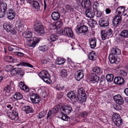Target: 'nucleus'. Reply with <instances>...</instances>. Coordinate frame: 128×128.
<instances>
[{
  "mask_svg": "<svg viewBox=\"0 0 128 128\" xmlns=\"http://www.w3.org/2000/svg\"><path fill=\"white\" fill-rule=\"evenodd\" d=\"M112 122L117 126L119 127L122 123V120L118 114H114L112 116Z\"/></svg>",
  "mask_w": 128,
  "mask_h": 128,
  "instance_id": "obj_1",
  "label": "nucleus"
},
{
  "mask_svg": "<svg viewBox=\"0 0 128 128\" xmlns=\"http://www.w3.org/2000/svg\"><path fill=\"white\" fill-rule=\"evenodd\" d=\"M13 67L11 65L8 66V68H10L11 70L10 74L12 75H15L16 76H22L23 75L22 70L20 68H16L13 69H12Z\"/></svg>",
  "mask_w": 128,
  "mask_h": 128,
  "instance_id": "obj_2",
  "label": "nucleus"
},
{
  "mask_svg": "<svg viewBox=\"0 0 128 128\" xmlns=\"http://www.w3.org/2000/svg\"><path fill=\"white\" fill-rule=\"evenodd\" d=\"M60 109L61 114H69L72 110L71 107L68 105L63 106H62Z\"/></svg>",
  "mask_w": 128,
  "mask_h": 128,
  "instance_id": "obj_3",
  "label": "nucleus"
},
{
  "mask_svg": "<svg viewBox=\"0 0 128 128\" xmlns=\"http://www.w3.org/2000/svg\"><path fill=\"white\" fill-rule=\"evenodd\" d=\"M88 30V27L85 25H82L79 27H78L76 30V32L78 34L85 33L87 32Z\"/></svg>",
  "mask_w": 128,
  "mask_h": 128,
  "instance_id": "obj_4",
  "label": "nucleus"
},
{
  "mask_svg": "<svg viewBox=\"0 0 128 128\" xmlns=\"http://www.w3.org/2000/svg\"><path fill=\"white\" fill-rule=\"evenodd\" d=\"M63 34L70 37H72L73 36L72 30L69 28H65L62 32Z\"/></svg>",
  "mask_w": 128,
  "mask_h": 128,
  "instance_id": "obj_5",
  "label": "nucleus"
},
{
  "mask_svg": "<svg viewBox=\"0 0 128 128\" xmlns=\"http://www.w3.org/2000/svg\"><path fill=\"white\" fill-rule=\"evenodd\" d=\"M9 116L12 120H18V114L17 112V109L16 108L14 109L11 113Z\"/></svg>",
  "mask_w": 128,
  "mask_h": 128,
  "instance_id": "obj_6",
  "label": "nucleus"
},
{
  "mask_svg": "<svg viewBox=\"0 0 128 128\" xmlns=\"http://www.w3.org/2000/svg\"><path fill=\"white\" fill-rule=\"evenodd\" d=\"M94 7L93 10L90 9V8L86 9L85 14L87 17L90 18H92L94 17L95 13V12H94Z\"/></svg>",
  "mask_w": 128,
  "mask_h": 128,
  "instance_id": "obj_7",
  "label": "nucleus"
},
{
  "mask_svg": "<svg viewBox=\"0 0 128 128\" xmlns=\"http://www.w3.org/2000/svg\"><path fill=\"white\" fill-rule=\"evenodd\" d=\"M35 29L36 33L38 35H40L44 32V30L42 26L39 25L36 26Z\"/></svg>",
  "mask_w": 128,
  "mask_h": 128,
  "instance_id": "obj_8",
  "label": "nucleus"
},
{
  "mask_svg": "<svg viewBox=\"0 0 128 128\" xmlns=\"http://www.w3.org/2000/svg\"><path fill=\"white\" fill-rule=\"evenodd\" d=\"M124 80L123 78L120 76L116 77L114 80L115 84L120 85L124 84Z\"/></svg>",
  "mask_w": 128,
  "mask_h": 128,
  "instance_id": "obj_9",
  "label": "nucleus"
},
{
  "mask_svg": "<svg viewBox=\"0 0 128 128\" xmlns=\"http://www.w3.org/2000/svg\"><path fill=\"white\" fill-rule=\"evenodd\" d=\"M32 7L35 10L40 11L41 10L39 3L36 1H34L32 3Z\"/></svg>",
  "mask_w": 128,
  "mask_h": 128,
  "instance_id": "obj_10",
  "label": "nucleus"
},
{
  "mask_svg": "<svg viewBox=\"0 0 128 128\" xmlns=\"http://www.w3.org/2000/svg\"><path fill=\"white\" fill-rule=\"evenodd\" d=\"M40 41L39 38L36 37L32 38L31 40L30 41V46L32 47H35L36 44L38 43Z\"/></svg>",
  "mask_w": 128,
  "mask_h": 128,
  "instance_id": "obj_11",
  "label": "nucleus"
},
{
  "mask_svg": "<svg viewBox=\"0 0 128 128\" xmlns=\"http://www.w3.org/2000/svg\"><path fill=\"white\" fill-rule=\"evenodd\" d=\"M4 29L7 32H10L12 34H14L16 32V30L12 26L8 24H4L3 26Z\"/></svg>",
  "mask_w": 128,
  "mask_h": 128,
  "instance_id": "obj_12",
  "label": "nucleus"
},
{
  "mask_svg": "<svg viewBox=\"0 0 128 128\" xmlns=\"http://www.w3.org/2000/svg\"><path fill=\"white\" fill-rule=\"evenodd\" d=\"M67 96L68 97L70 98L72 100L75 101L77 100L76 95H75L74 92L73 91H71L68 92Z\"/></svg>",
  "mask_w": 128,
  "mask_h": 128,
  "instance_id": "obj_13",
  "label": "nucleus"
},
{
  "mask_svg": "<svg viewBox=\"0 0 128 128\" xmlns=\"http://www.w3.org/2000/svg\"><path fill=\"white\" fill-rule=\"evenodd\" d=\"M81 4L84 6V8H90L91 6V2L90 0H82Z\"/></svg>",
  "mask_w": 128,
  "mask_h": 128,
  "instance_id": "obj_14",
  "label": "nucleus"
},
{
  "mask_svg": "<svg viewBox=\"0 0 128 128\" xmlns=\"http://www.w3.org/2000/svg\"><path fill=\"white\" fill-rule=\"evenodd\" d=\"M13 10H10L8 11L7 16L8 18L10 20H12L14 18L15 14Z\"/></svg>",
  "mask_w": 128,
  "mask_h": 128,
  "instance_id": "obj_15",
  "label": "nucleus"
},
{
  "mask_svg": "<svg viewBox=\"0 0 128 128\" xmlns=\"http://www.w3.org/2000/svg\"><path fill=\"white\" fill-rule=\"evenodd\" d=\"M121 52L120 50L115 47L113 48L112 49L111 52L110 54H114L117 56L118 55H120Z\"/></svg>",
  "mask_w": 128,
  "mask_h": 128,
  "instance_id": "obj_16",
  "label": "nucleus"
},
{
  "mask_svg": "<svg viewBox=\"0 0 128 128\" xmlns=\"http://www.w3.org/2000/svg\"><path fill=\"white\" fill-rule=\"evenodd\" d=\"M96 39L94 38H91L89 39V44L91 48L94 49L96 47Z\"/></svg>",
  "mask_w": 128,
  "mask_h": 128,
  "instance_id": "obj_17",
  "label": "nucleus"
},
{
  "mask_svg": "<svg viewBox=\"0 0 128 128\" xmlns=\"http://www.w3.org/2000/svg\"><path fill=\"white\" fill-rule=\"evenodd\" d=\"M77 100L80 102H85L86 100V94H82L78 95Z\"/></svg>",
  "mask_w": 128,
  "mask_h": 128,
  "instance_id": "obj_18",
  "label": "nucleus"
},
{
  "mask_svg": "<svg viewBox=\"0 0 128 128\" xmlns=\"http://www.w3.org/2000/svg\"><path fill=\"white\" fill-rule=\"evenodd\" d=\"M24 37L26 39L28 42L31 40L32 36V33L30 31H28L25 33L24 36Z\"/></svg>",
  "mask_w": 128,
  "mask_h": 128,
  "instance_id": "obj_19",
  "label": "nucleus"
},
{
  "mask_svg": "<svg viewBox=\"0 0 128 128\" xmlns=\"http://www.w3.org/2000/svg\"><path fill=\"white\" fill-rule=\"evenodd\" d=\"M51 16L54 20H58L60 18V14L58 12H54L52 14Z\"/></svg>",
  "mask_w": 128,
  "mask_h": 128,
  "instance_id": "obj_20",
  "label": "nucleus"
},
{
  "mask_svg": "<svg viewBox=\"0 0 128 128\" xmlns=\"http://www.w3.org/2000/svg\"><path fill=\"white\" fill-rule=\"evenodd\" d=\"M39 76L42 78H44V77H50V74L48 72L45 70H43L39 74Z\"/></svg>",
  "mask_w": 128,
  "mask_h": 128,
  "instance_id": "obj_21",
  "label": "nucleus"
},
{
  "mask_svg": "<svg viewBox=\"0 0 128 128\" xmlns=\"http://www.w3.org/2000/svg\"><path fill=\"white\" fill-rule=\"evenodd\" d=\"M108 58L110 62L112 64L115 63L117 61L116 56L114 54H110L108 56Z\"/></svg>",
  "mask_w": 128,
  "mask_h": 128,
  "instance_id": "obj_22",
  "label": "nucleus"
},
{
  "mask_svg": "<svg viewBox=\"0 0 128 128\" xmlns=\"http://www.w3.org/2000/svg\"><path fill=\"white\" fill-rule=\"evenodd\" d=\"M77 74L76 79L77 80L79 81L83 78L84 76L82 70H81L78 71Z\"/></svg>",
  "mask_w": 128,
  "mask_h": 128,
  "instance_id": "obj_23",
  "label": "nucleus"
},
{
  "mask_svg": "<svg viewBox=\"0 0 128 128\" xmlns=\"http://www.w3.org/2000/svg\"><path fill=\"white\" fill-rule=\"evenodd\" d=\"M90 81L92 82L95 81L98 82L99 80V77L96 74H92L90 75Z\"/></svg>",
  "mask_w": 128,
  "mask_h": 128,
  "instance_id": "obj_24",
  "label": "nucleus"
},
{
  "mask_svg": "<svg viewBox=\"0 0 128 128\" xmlns=\"http://www.w3.org/2000/svg\"><path fill=\"white\" fill-rule=\"evenodd\" d=\"M66 61V60L64 59L58 58L56 60V62L57 64H64Z\"/></svg>",
  "mask_w": 128,
  "mask_h": 128,
  "instance_id": "obj_25",
  "label": "nucleus"
},
{
  "mask_svg": "<svg viewBox=\"0 0 128 128\" xmlns=\"http://www.w3.org/2000/svg\"><path fill=\"white\" fill-rule=\"evenodd\" d=\"M24 111L26 114H28L30 113H32L34 110L32 108L30 107V106H26L25 107V109Z\"/></svg>",
  "mask_w": 128,
  "mask_h": 128,
  "instance_id": "obj_26",
  "label": "nucleus"
},
{
  "mask_svg": "<svg viewBox=\"0 0 128 128\" xmlns=\"http://www.w3.org/2000/svg\"><path fill=\"white\" fill-rule=\"evenodd\" d=\"M125 10V9L124 8L121 6L118 8L116 11V13L118 12V14L120 15L121 14L122 12L124 13Z\"/></svg>",
  "mask_w": 128,
  "mask_h": 128,
  "instance_id": "obj_27",
  "label": "nucleus"
},
{
  "mask_svg": "<svg viewBox=\"0 0 128 128\" xmlns=\"http://www.w3.org/2000/svg\"><path fill=\"white\" fill-rule=\"evenodd\" d=\"M23 97L22 94L20 92L16 93L14 96V98L16 100H20Z\"/></svg>",
  "mask_w": 128,
  "mask_h": 128,
  "instance_id": "obj_28",
  "label": "nucleus"
},
{
  "mask_svg": "<svg viewBox=\"0 0 128 128\" xmlns=\"http://www.w3.org/2000/svg\"><path fill=\"white\" fill-rule=\"evenodd\" d=\"M120 36L124 38L128 37V30H123L121 32Z\"/></svg>",
  "mask_w": 128,
  "mask_h": 128,
  "instance_id": "obj_29",
  "label": "nucleus"
},
{
  "mask_svg": "<svg viewBox=\"0 0 128 128\" xmlns=\"http://www.w3.org/2000/svg\"><path fill=\"white\" fill-rule=\"evenodd\" d=\"M101 37L103 40H105L107 37V34L105 30H102L101 32Z\"/></svg>",
  "mask_w": 128,
  "mask_h": 128,
  "instance_id": "obj_30",
  "label": "nucleus"
},
{
  "mask_svg": "<svg viewBox=\"0 0 128 128\" xmlns=\"http://www.w3.org/2000/svg\"><path fill=\"white\" fill-rule=\"evenodd\" d=\"M61 116L60 115V117H59L60 118H61L63 120L65 121H68L70 119V118L66 115V114H62Z\"/></svg>",
  "mask_w": 128,
  "mask_h": 128,
  "instance_id": "obj_31",
  "label": "nucleus"
},
{
  "mask_svg": "<svg viewBox=\"0 0 128 128\" xmlns=\"http://www.w3.org/2000/svg\"><path fill=\"white\" fill-rule=\"evenodd\" d=\"M114 78V76L112 74H108L106 76V78L107 80L109 82L112 81Z\"/></svg>",
  "mask_w": 128,
  "mask_h": 128,
  "instance_id": "obj_32",
  "label": "nucleus"
},
{
  "mask_svg": "<svg viewBox=\"0 0 128 128\" xmlns=\"http://www.w3.org/2000/svg\"><path fill=\"white\" fill-rule=\"evenodd\" d=\"M3 92L5 94L6 92L9 93L11 90V86H10L7 85L4 88Z\"/></svg>",
  "mask_w": 128,
  "mask_h": 128,
  "instance_id": "obj_33",
  "label": "nucleus"
},
{
  "mask_svg": "<svg viewBox=\"0 0 128 128\" xmlns=\"http://www.w3.org/2000/svg\"><path fill=\"white\" fill-rule=\"evenodd\" d=\"M58 38V36L55 34H52L50 36V39L52 42H54Z\"/></svg>",
  "mask_w": 128,
  "mask_h": 128,
  "instance_id": "obj_34",
  "label": "nucleus"
},
{
  "mask_svg": "<svg viewBox=\"0 0 128 128\" xmlns=\"http://www.w3.org/2000/svg\"><path fill=\"white\" fill-rule=\"evenodd\" d=\"M19 65L21 66H26L28 67H30V68H32L33 66L28 63H26L23 62H21L18 64Z\"/></svg>",
  "mask_w": 128,
  "mask_h": 128,
  "instance_id": "obj_35",
  "label": "nucleus"
},
{
  "mask_svg": "<svg viewBox=\"0 0 128 128\" xmlns=\"http://www.w3.org/2000/svg\"><path fill=\"white\" fill-rule=\"evenodd\" d=\"M6 4L5 2L4 3L2 2V3L0 5V10L2 9V10H5L6 9Z\"/></svg>",
  "mask_w": 128,
  "mask_h": 128,
  "instance_id": "obj_36",
  "label": "nucleus"
},
{
  "mask_svg": "<svg viewBox=\"0 0 128 128\" xmlns=\"http://www.w3.org/2000/svg\"><path fill=\"white\" fill-rule=\"evenodd\" d=\"M78 95L82 94H86L85 90L83 88H79L78 90Z\"/></svg>",
  "mask_w": 128,
  "mask_h": 128,
  "instance_id": "obj_37",
  "label": "nucleus"
},
{
  "mask_svg": "<svg viewBox=\"0 0 128 128\" xmlns=\"http://www.w3.org/2000/svg\"><path fill=\"white\" fill-rule=\"evenodd\" d=\"M67 74V72L65 69L62 70L60 72V76L63 77H65Z\"/></svg>",
  "mask_w": 128,
  "mask_h": 128,
  "instance_id": "obj_38",
  "label": "nucleus"
},
{
  "mask_svg": "<svg viewBox=\"0 0 128 128\" xmlns=\"http://www.w3.org/2000/svg\"><path fill=\"white\" fill-rule=\"evenodd\" d=\"M94 11L95 12H96V16L97 17H100L102 15V13L100 11H98V8L97 7L94 8Z\"/></svg>",
  "mask_w": 128,
  "mask_h": 128,
  "instance_id": "obj_39",
  "label": "nucleus"
},
{
  "mask_svg": "<svg viewBox=\"0 0 128 128\" xmlns=\"http://www.w3.org/2000/svg\"><path fill=\"white\" fill-rule=\"evenodd\" d=\"M65 7L66 10L70 12L72 11L73 10V8L70 4H66Z\"/></svg>",
  "mask_w": 128,
  "mask_h": 128,
  "instance_id": "obj_40",
  "label": "nucleus"
},
{
  "mask_svg": "<svg viewBox=\"0 0 128 128\" xmlns=\"http://www.w3.org/2000/svg\"><path fill=\"white\" fill-rule=\"evenodd\" d=\"M38 95L34 93L32 95L30 96V98L31 101L33 103V101L36 98V96Z\"/></svg>",
  "mask_w": 128,
  "mask_h": 128,
  "instance_id": "obj_41",
  "label": "nucleus"
},
{
  "mask_svg": "<svg viewBox=\"0 0 128 128\" xmlns=\"http://www.w3.org/2000/svg\"><path fill=\"white\" fill-rule=\"evenodd\" d=\"M39 50L42 51H46L48 50V48L45 46H41L39 47Z\"/></svg>",
  "mask_w": 128,
  "mask_h": 128,
  "instance_id": "obj_42",
  "label": "nucleus"
},
{
  "mask_svg": "<svg viewBox=\"0 0 128 128\" xmlns=\"http://www.w3.org/2000/svg\"><path fill=\"white\" fill-rule=\"evenodd\" d=\"M100 70V68L99 67H96L93 68L92 71L94 72L98 73H99Z\"/></svg>",
  "mask_w": 128,
  "mask_h": 128,
  "instance_id": "obj_43",
  "label": "nucleus"
},
{
  "mask_svg": "<svg viewBox=\"0 0 128 128\" xmlns=\"http://www.w3.org/2000/svg\"><path fill=\"white\" fill-rule=\"evenodd\" d=\"M120 75L122 77V78L123 77H125L126 76L127 73L124 70H122L120 71Z\"/></svg>",
  "mask_w": 128,
  "mask_h": 128,
  "instance_id": "obj_44",
  "label": "nucleus"
},
{
  "mask_svg": "<svg viewBox=\"0 0 128 128\" xmlns=\"http://www.w3.org/2000/svg\"><path fill=\"white\" fill-rule=\"evenodd\" d=\"M116 102L119 104H122L124 103V101L122 97H121L120 98L117 100Z\"/></svg>",
  "mask_w": 128,
  "mask_h": 128,
  "instance_id": "obj_45",
  "label": "nucleus"
},
{
  "mask_svg": "<svg viewBox=\"0 0 128 128\" xmlns=\"http://www.w3.org/2000/svg\"><path fill=\"white\" fill-rule=\"evenodd\" d=\"M121 16L119 15H116L114 18V20H116V21H118V22H120L121 21Z\"/></svg>",
  "mask_w": 128,
  "mask_h": 128,
  "instance_id": "obj_46",
  "label": "nucleus"
},
{
  "mask_svg": "<svg viewBox=\"0 0 128 128\" xmlns=\"http://www.w3.org/2000/svg\"><path fill=\"white\" fill-rule=\"evenodd\" d=\"M40 98H39V96L38 95L34 100L33 101V103H38L40 102Z\"/></svg>",
  "mask_w": 128,
  "mask_h": 128,
  "instance_id": "obj_47",
  "label": "nucleus"
},
{
  "mask_svg": "<svg viewBox=\"0 0 128 128\" xmlns=\"http://www.w3.org/2000/svg\"><path fill=\"white\" fill-rule=\"evenodd\" d=\"M46 114V112L44 111H42L39 114V118H41Z\"/></svg>",
  "mask_w": 128,
  "mask_h": 128,
  "instance_id": "obj_48",
  "label": "nucleus"
},
{
  "mask_svg": "<svg viewBox=\"0 0 128 128\" xmlns=\"http://www.w3.org/2000/svg\"><path fill=\"white\" fill-rule=\"evenodd\" d=\"M58 106L54 107L52 110V112L54 114H56L58 110Z\"/></svg>",
  "mask_w": 128,
  "mask_h": 128,
  "instance_id": "obj_49",
  "label": "nucleus"
},
{
  "mask_svg": "<svg viewBox=\"0 0 128 128\" xmlns=\"http://www.w3.org/2000/svg\"><path fill=\"white\" fill-rule=\"evenodd\" d=\"M121 97V96L119 94H118L115 96L113 97L114 100L116 102L117 101V100H118Z\"/></svg>",
  "mask_w": 128,
  "mask_h": 128,
  "instance_id": "obj_50",
  "label": "nucleus"
},
{
  "mask_svg": "<svg viewBox=\"0 0 128 128\" xmlns=\"http://www.w3.org/2000/svg\"><path fill=\"white\" fill-rule=\"evenodd\" d=\"M112 23L114 26L115 27H116L118 26L119 23L120 22L114 19L112 21Z\"/></svg>",
  "mask_w": 128,
  "mask_h": 128,
  "instance_id": "obj_51",
  "label": "nucleus"
},
{
  "mask_svg": "<svg viewBox=\"0 0 128 128\" xmlns=\"http://www.w3.org/2000/svg\"><path fill=\"white\" fill-rule=\"evenodd\" d=\"M105 20H104V19H103L102 18H100V20L99 21V24L101 26H103V24H104V22Z\"/></svg>",
  "mask_w": 128,
  "mask_h": 128,
  "instance_id": "obj_52",
  "label": "nucleus"
},
{
  "mask_svg": "<svg viewBox=\"0 0 128 128\" xmlns=\"http://www.w3.org/2000/svg\"><path fill=\"white\" fill-rule=\"evenodd\" d=\"M106 34L108 36H112V30L111 29H109L107 31H106Z\"/></svg>",
  "mask_w": 128,
  "mask_h": 128,
  "instance_id": "obj_53",
  "label": "nucleus"
},
{
  "mask_svg": "<svg viewBox=\"0 0 128 128\" xmlns=\"http://www.w3.org/2000/svg\"><path fill=\"white\" fill-rule=\"evenodd\" d=\"M88 114V112L86 111L82 112L80 113L81 116L82 117H85L87 116Z\"/></svg>",
  "mask_w": 128,
  "mask_h": 128,
  "instance_id": "obj_54",
  "label": "nucleus"
},
{
  "mask_svg": "<svg viewBox=\"0 0 128 128\" xmlns=\"http://www.w3.org/2000/svg\"><path fill=\"white\" fill-rule=\"evenodd\" d=\"M19 50V48H18L14 46L13 51H14L13 52L15 53L16 54Z\"/></svg>",
  "mask_w": 128,
  "mask_h": 128,
  "instance_id": "obj_55",
  "label": "nucleus"
},
{
  "mask_svg": "<svg viewBox=\"0 0 128 128\" xmlns=\"http://www.w3.org/2000/svg\"><path fill=\"white\" fill-rule=\"evenodd\" d=\"M104 24H103V26H102L101 27H106L108 26L109 24V22L108 20H106L105 22H104Z\"/></svg>",
  "mask_w": 128,
  "mask_h": 128,
  "instance_id": "obj_56",
  "label": "nucleus"
},
{
  "mask_svg": "<svg viewBox=\"0 0 128 128\" xmlns=\"http://www.w3.org/2000/svg\"><path fill=\"white\" fill-rule=\"evenodd\" d=\"M22 90H24L25 91L27 92H28L30 90L29 88L27 86L25 85Z\"/></svg>",
  "mask_w": 128,
  "mask_h": 128,
  "instance_id": "obj_57",
  "label": "nucleus"
},
{
  "mask_svg": "<svg viewBox=\"0 0 128 128\" xmlns=\"http://www.w3.org/2000/svg\"><path fill=\"white\" fill-rule=\"evenodd\" d=\"M52 111L51 110H49L47 114V118L50 119L52 116Z\"/></svg>",
  "mask_w": 128,
  "mask_h": 128,
  "instance_id": "obj_58",
  "label": "nucleus"
},
{
  "mask_svg": "<svg viewBox=\"0 0 128 128\" xmlns=\"http://www.w3.org/2000/svg\"><path fill=\"white\" fill-rule=\"evenodd\" d=\"M105 80L104 79H101L100 81V84L102 86H104L105 84Z\"/></svg>",
  "mask_w": 128,
  "mask_h": 128,
  "instance_id": "obj_59",
  "label": "nucleus"
},
{
  "mask_svg": "<svg viewBox=\"0 0 128 128\" xmlns=\"http://www.w3.org/2000/svg\"><path fill=\"white\" fill-rule=\"evenodd\" d=\"M7 59L8 60V62H13V59L12 57L10 56H8L7 57Z\"/></svg>",
  "mask_w": 128,
  "mask_h": 128,
  "instance_id": "obj_60",
  "label": "nucleus"
},
{
  "mask_svg": "<svg viewBox=\"0 0 128 128\" xmlns=\"http://www.w3.org/2000/svg\"><path fill=\"white\" fill-rule=\"evenodd\" d=\"M88 58L89 59L92 60H95L94 58V56L91 54H89L88 55Z\"/></svg>",
  "mask_w": 128,
  "mask_h": 128,
  "instance_id": "obj_61",
  "label": "nucleus"
},
{
  "mask_svg": "<svg viewBox=\"0 0 128 128\" xmlns=\"http://www.w3.org/2000/svg\"><path fill=\"white\" fill-rule=\"evenodd\" d=\"M14 46L11 45L8 47V50L10 51H13Z\"/></svg>",
  "mask_w": 128,
  "mask_h": 128,
  "instance_id": "obj_62",
  "label": "nucleus"
},
{
  "mask_svg": "<svg viewBox=\"0 0 128 128\" xmlns=\"http://www.w3.org/2000/svg\"><path fill=\"white\" fill-rule=\"evenodd\" d=\"M25 85L22 82H20L19 84V86L20 88L22 89Z\"/></svg>",
  "mask_w": 128,
  "mask_h": 128,
  "instance_id": "obj_63",
  "label": "nucleus"
},
{
  "mask_svg": "<svg viewBox=\"0 0 128 128\" xmlns=\"http://www.w3.org/2000/svg\"><path fill=\"white\" fill-rule=\"evenodd\" d=\"M16 54L19 56H22L24 55V54L22 52H18Z\"/></svg>",
  "mask_w": 128,
  "mask_h": 128,
  "instance_id": "obj_64",
  "label": "nucleus"
}]
</instances>
